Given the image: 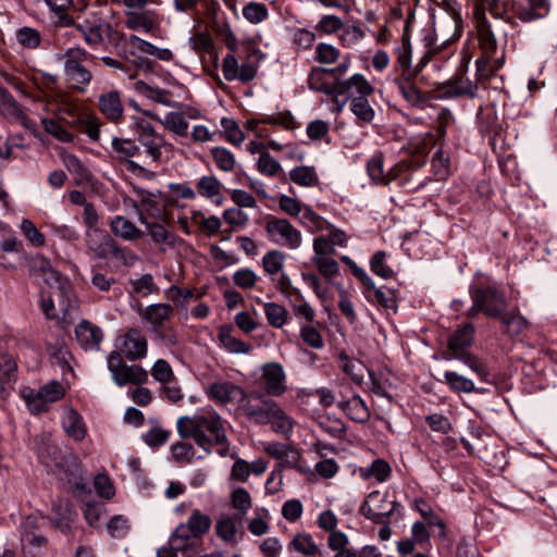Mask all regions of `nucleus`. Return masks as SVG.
I'll return each instance as SVG.
<instances>
[{
    "mask_svg": "<svg viewBox=\"0 0 557 557\" xmlns=\"http://www.w3.org/2000/svg\"><path fill=\"white\" fill-rule=\"evenodd\" d=\"M285 253L280 250H270L262 258V267L265 273L274 275L282 271L285 262Z\"/></svg>",
    "mask_w": 557,
    "mask_h": 557,
    "instance_id": "e2e57ef3",
    "label": "nucleus"
},
{
    "mask_svg": "<svg viewBox=\"0 0 557 557\" xmlns=\"http://www.w3.org/2000/svg\"><path fill=\"white\" fill-rule=\"evenodd\" d=\"M112 148L119 156L121 162L128 160L139 153V146L129 139L113 138Z\"/></svg>",
    "mask_w": 557,
    "mask_h": 557,
    "instance_id": "69168bd1",
    "label": "nucleus"
},
{
    "mask_svg": "<svg viewBox=\"0 0 557 557\" xmlns=\"http://www.w3.org/2000/svg\"><path fill=\"white\" fill-rule=\"evenodd\" d=\"M197 190L198 193L209 199H214L215 197H221V182L213 175L202 176L197 182Z\"/></svg>",
    "mask_w": 557,
    "mask_h": 557,
    "instance_id": "3c124183",
    "label": "nucleus"
},
{
    "mask_svg": "<svg viewBox=\"0 0 557 557\" xmlns=\"http://www.w3.org/2000/svg\"><path fill=\"white\" fill-rule=\"evenodd\" d=\"M475 2L476 8L474 10V20L480 48L488 58H492L497 50V39L492 29V25L486 17V12H488L494 18L512 23V17L508 15V1L499 0L500 11L497 12V14L493 13L483 0H475Z\"/></svg>",
    "mask_w": 557,
    "mask_h": 557,
    "instance_id": "20e7f679",
    "label": "nucleus"
},
{
    "mask_svg": "<svg viewBox=\"0 0 557 557\" xmlns=\"http://www.w3.org/2000/svg\"><path fill=\"white\" fill-rule=\"evenodd\" d=\"M139 222L146 227L148 235L154 244L175 245L176 236L169 232L162 223L150 222L143 212H139Z\"/></svg>",
    "mask_w": 557,
    "mask_h": 557,
    "instance_id": "c756f323",
    "label": "nucleus"
},
{
    "mask_svg": "<svg viewBox=\"0 0 557 557\" xmlns=\"http://www.w3.org/2000/svg\"><path fill=\"white\" fill-rule=\"evenodd\" d=\"M264 313L269 324L276 329H281L287 321V310L276 302L264 304Z\"/></svg>",
    "mask_w": 557,
    "mask_h": 557,
    "instance_id": "13d9d810",
    "label": "nucleus"
},
{
    "mask_svg": "<svg viewBox=\"0 0 557 557\" xmlns=\"http://www.w3.org/2000/svg\"><path fill=\"white\" fill-rule=\"evenodd\" d=\"M347 90L342 95L344 97L338 110L350 100V110L356 115L358 121L363 123H371L374 119L375 112L371 107L368 97L374 91V88L361 74H354L347 78Z\"/></svg>",
    "mask_w": 557,
    "mask_h": 557,
    "instance_id": "7ed1b4c3",
    "label": "nucleus"
},
{
    "mask_svg": "<svg viewBox=\"0 0 557 557\" xmlns=\"http://www.w3.org/2000/svg\"><path fill=\"white\" fill-rule=\"evenodd\" d=\"M216 535L227 543H235L237 540V524L233 517L222 516L215 524Z\"/></svg>",
    "mask_w": 557,
    "mask_h": 557,
    "instance_id": "49530a36",
    "label": "nucleus"
},
{
    "mask_svg": "<svg viewBox=\"0 0 557 557\" xmlns=\"http://www.w3.org/2000/svg\"><path fill=\"white\" fill-rule=\"evenodd\" d=\"M549 0H515L508 2V13L511 12L523 23L544 18L549 14Z\"/></svg>",
    "mask_w": 557,
    "mask_h": 557,
    "instance_id": "2eb2a0df",
    "label": "nucleus"
},
{
    "mask_svg": "<svg viewBox=\"0 0 557 557\" xmlns=\"http://www.w3.org/2000/svg\"><path fill=\"white\" fill-rule=\"evenodd\" d=\"M289 177L299 186L310 187L319 183V177L313 166H296L289 172Z\"/></svg>",
    "mask_w": 557,
    "mask_h": 557,
    "instance_id": "79ce46f5",
    "label": "nucleus"
},
{
    "mask_svg": "<svg viewBox=\"0 0 557 557\" xmlns=\"http://www.w3.org/2000/svg\"><path fill=\"white\" fill-rule=\"evenodd\" d=\"M110 227L115 236L128 242L137 240L144 236V232L123 215L114 216L110 222Z\"/></svg>",
    "mask_w": 557,
    "mask_h": 557,
    "instance_id": "7c9ffc66",
    "label": "nucleus"
},
{
    "mask_svg": "<svg viewBox=\"0 0 557 557\" xmlns=\"http://www.w3.org/2000/svg\"><path fill=\"white\" fill-rule=\"evenodd\" d=\"M30 274L36 280H41L53 292L60 310L65 314L70 309L71 284L44 256H36L29 262Z\"/></svg>",
    "mask_w": 557,
    "mask_h": 557,
    "instance_id": "f03ea898",
    "label": "nucleus"
},
{
    "mask_svg": "<svg viewBox=\"0 0 557 557\" xmlns=\"http://www.w3.org/2000/svg\"><path fill=\"white\" fill-rule=\"evenodd\" d=\"M269 424H271V429L275 433L288 436L294 430L295 420L289 417L278 404H276Z\"/></svg>",
    "mask_w": 557,
    "mask_h": 557,
    "instance_id": "c9c22d12",
    "label": "nucleus"
},
{
    "mask_svg": "<svg viewBox=\"0 0 557 557\" xmlns=\"http://www.w3.org/2000/svg\"><path fill=\"white\" fill-rule=\"evenodd\" d=\"M270 518L269 510L267 508H257L255 510V517L248 523V530L255 536H261L269 532L268 519Z\"/></svg>",
    "mask_w": 557,
    "mask_h": 557,
    "instance_id": "4d7b16f0",
    "label": "nucleus"
},
{
    "mask_svg": "<svg viewBox=\"0 0 557 557\" xmlns=\"http://www.w3.org/2000/svg\"><path fill=\"white\" fill-rule=\"evenodd\" d=\"M264 228L269 240L277 246L297 249L301 245L300 231L286 219L271 218Z\"/></svg>",
    "mask_w": 557,
    "mask_h": 557,
    "instance_id": "9b49d317",
    "label": "nucleus"
},
{
    "mask_svg": "<svg viewBox=\"0 0 557 557\" xmlns=\"http://www.w3.org/2000/svg\"><path fill=\"white\" fill-rule=\"evenodd\" d=\"M129 186L133 194L129 200L138 214L143 212L147 218L150 216L160 221L165 220L164 208L161 205V190H148L135 183H129Z\"/></svg>",
    "mask_w": 557,
    "mask_h": 557,
    "instance_id": "1a4fd4ad",
    "label": "nucleus"
},
{
    "mask_svg": "<svg viewBox=\"0 0 557 557\" xmlns=\"http://www.w3.org/2000/svg\"><path fill=\"white\" fill-rule=\"evenodd\" d=\"M226 421L210 407L193 416L178 418L176 426L182 438H194L196 444L207 453L212 446H224L219 453L224 456L227 450Z\"/></svg>",
    "mask_w": 557,
    "mask_h": 557,
    "instance_id": "f257e3e1",
    "label": "nucleus"
},
{
    "mask_svg": "<svg viewBox=\"0 0 557 557\" xmlns=\"http://www.w3.org/2000/svg\"><path fill=\"white\" fill-rule=\"evenodd\" d=\"M107 367L111 373L112 381L117 386L126 384L140 385L147 382L148 372L140 366H128L123 360L121 352L113 350L107 358Z\"/></svg>",
    "mask_w": 557,
    "mask_h": 557,
    "instance_id": "6e6552de",
    "label": "nucleus"
},
{
    "mask_svg": "<svg viewBox=\"0 0 557 557\" xmlns=\"http://www.w3.org/2000/svg\"><path fill=\"white\" fill-rule=\"evenodd\" d=\"M166 129L178 136H186L188 131V122L180 112H169L163 120H159Z\"/></svg>",
    "mask_w": 557,
    "mask_h": 557,
    "instance_id": "864d4df0",
    "label": "nucleus"
},
{
    "mask_svg": "<svg viewBox=\"0 0 557 557\" xmlns=\"http://www.w3.org/2000/svg\"><path fill=\"white\" fill-rule=\"evenodd\" d=\"M261 380L263 382L264 395L280 397L287 391L286 373L278 362H268L262 366Z\"/></svg>",
    "mask_w": 557,
    "mask_h": 557,
    "instance_id": "dca6fc26",
    "label": "nucleus"
},
{
    "mask_svg": "<svg viewBox=\"0 0 557 557\" xmlns=\"http://www.w3.org/2000/svg\"><path fill=\"white\" fill-rule=\"evenodd\" d=\"M397 63L401 70V75H408L409 72H412L411 45L407 29L404 30L401 45L397 48Z\"/></svg>",
    "mask_w": 557,
    "mask_h": 557,
    "instance_id": "a18cd8bd",
    "label": "nucleus"
},
{
    "mask_svg": "<svg viewBox=\"0 0 557 557\" xmlns=\"http://www.w3.org/2000/svg\"><path fill=\"white\" fill-rule=\"evenodd\" d=\"M16 377L17 364L13 356L0 354V393L3 398L10 395Z\"/></svg>",
    "mask_w": 557,
    "mask_h": 557,
    "instance_id": "b1692460",
    "label": "nucleus"
},
{
    "mask_svg": "<svg viewBox=\"0 0 557 557\" xmlns=\"http://www.w3.org/2000/svg\"><path fill=\"white\" fill-rule=\"evenodd\" d=\"M221 126L223 127L227 141L234 146H239L244 141L245 135L234 119L222 117Z\"/></svg>",
    "mask_w": 557,
    "mask_h": 557,
    "instance_id": "338daca9",
    "label": "nucleus"
},
{
    "mask_svg": "<svg viewBox=\"0 0 557 557\" xmlns=\"http://www.w3.org/2000/svg\"><path fill=\"white\" fill-rule=\"evenodd\" d=\"M44 129L62 143L73 141V135L65 129L59 122L50 117H41L40 120Z\"/></svg>",
    "mask_w": 557,
    "mask_h": 557,
    "instance_id": "0e129e2a",
    "label": "nucleus"
},
{
    "mask_svg": "<svg viewBox=\"0 0 557 557\" xmlns=\"http://www.w3.org/2000/svg\"><path fill=\"white\" fill-rule=\"evenodd\" d=\"M100 112L111 122L117 123L123 119L124 108L121 94L117 90L102 92L98 99Z\"/></svg>",
    "mask_w": 557,
    "mask_h": 557,
    "instance_id": "5701e85b",
    "label": "nucleus"
},
{
    "mask_svg": "<svg viewBox=\"0 0 557 557\" xmlns=\"http://www.w3.org/2000/svg\"><path fill=\"white\" fill-rule=\"evenodd\" d=\"M63 428L66 434L75 441H82L86 435L83 418L75 410L66 412L63 419Z\"/></svg>",
    "mask_w": 557,
    "mask_h": 557,
    "instance_id": "e433bc0d",
    "label": "nucleus"
},
{
    "mask_svg": "<svg viewBox=\"0 0 557 557\" xmlns=\"http://www.w3.org/2000/svg\"><path fill=\"white\" fill-rule=\"evenodd\" d=\"M366 297L369 301L380 306L384 309L395 310L397 307V300L395 292L386 287H376L375 285L367 293Z\"/></svg>",
    "mask_w": 557,
    "mask_h": 557,
    "instance_id": "f704fd0d",
    "label": "nucleus"
},
{
    "mask_svg": "<svg viewBox=\"0 0 557 557\" xmlns=\"http://www.w3.org/2000/svg\"><path fill=\"white\" fill-rule=\"evenodd\" d=\"M414 77L416 75L409 72L408 75H401L395 82L399 92L408 103L422 108L426 102V97L413 83Z\"/></svg>",
    "mask_w": 557,
    "mask_h": 557,
    "instance_id": "393cba45",
    "label": "nucleus"
},
{
    "mask_svg": "<svg viewBox=\"0 0 557 557\" xmlns=\"http://www.w3.org/2000/svg\"><path fill=\"white\" fill-rule=\"evenodd\" d=\"M61 159L67 171L81 182L89 181L90 172L82 160L73 153L62 152Z\"/></svg>",
    "mask_w": 557,
    "mask_h": 557,
    "instance_id": "a19ab883",
    "label": "nucleus"
},
{
    "mask_svg": "<svg viewBox=\"0 0 557 557\" xmlns=\"http://www.w3.org/2000/svg\"><path fill=\"white\" fill-rule=\"evenodd\" d=\"M0 112L10 119L24 117V113L12 95L0 86Z\"/></svg>",
    "mask_w": 557,
    "mask_h": 557,
    "instance_id": "de8ad7c7",
    "label": "nucleus"
},
{
    "mask_svg": "<svg viewBox=\"0 0 557 557\" xmlns=\"http://www.w3.org/2000/svg\"><path fill=\"white\" fill-rule=\"evenodd\" d=\"M260 53L258 49H252L239 64L237 57L233 53H227L222 62V72L226 81H239L248 83L255 79L258 72V62L252 61V55Z\"/></svg>",
    "mask_w": 557,
    "mask_h": 557,
    "instance_id": "9d476101",
    "label": "nucleus"
},
{
    "mask_svg": "<svg viewBox=\"0 0 557 557\" xmlns=\"http://www.w3.org/2000/svg\"><path fill=\"white\" fill-rule=\"evenodd\" d=\"M367 170L370 177L376 183L388 184L396 175L385 173L383 170V156L381 152L374 153L367 163Z\"/></svg>",
    "mask_w": 557,
    "mask_h": 557,
    "instance_id": "4c0bfd02",
    "label": "nucleus"
},
{
    "mask_svg": "<svg viewBox=\"0 0 557 557\" xmlns=\"http://www.w3.org/2000/svg\"><path fill=\"white\" fill-rule=\"evenodd\" d=\"M135 89L147 98L154 100L165 107H172L174 103L169 99V91L161 88H153L145 82H137Z\"/></svg>",
    "mask_w": 557,
    "mask_h": 557,
    "instance_id": "8fccbe9b",
    "label": "nucleus"
},
{
    "mask_svg": "<svg viewBox=\"0 0 557 557\" xmlns=\"http://www.w3.org/2000/svg\"><path fill=\"white\" fill-rule=\"evenodd\" d=\"M64 388L63 386L52 381L42 387L39 388L37 392V398L44 403H54L59 399H61L64 396Z\"/></svg>",
    "mask_w": 557,
    "mask_h": 557,
    "instance_id": "774afa93",
    "label": "nucleus"
},
{
    "mask_svg": "<svg viewBox=\"0 0 557 557\" xmlns=\"http://www.w3.org/2000/svg\"><path fill=\"white\" fill-rule=\"evenodd\" d=\"M245 394L242 387L231 382H214L208 388L209 398L219 405H226L235 400L240 405Z\"/></svg>",
    "mask_w": 557,
    "mask_h": 557,
    "instance_id": "6ab92c4d",
    "label": "nucleus"
},
{
    "mask_svg": "<svg viewBox=\"0 0 557 557\" xmlns=\"http://www.w3.org/2000/svg\"><path fill=\"white\" fill-rule=\"evenodd\" d=\"M123 351L129 361H136L147 356L148 343L138 329H129L123 335Z\"/></svg>",
    "mask_w": 557,
    "mask_h": 557,
    "instance_id": "aec40b11",
    "label": "nucleus"
},
{
    "mask_svg": "<svg viewBox=\"0 0 557 557\" xmlns=\"http://www.w3.org/2000/svg\"><path fill=\"white\" fill-rule=\"evenodd\" d=\"M498 319L500 320L503 333L511 337L520 335L528 326L527 320L513 311L507 312L505 310Z\"/></svg>",
    "mask_w": 557,
    "mask_h": 557,
    "instance_id": "473e14b6",
    "label": "nucleus"
},
{
    "mask_svg": "<svg viewBox=\"0 0 557 557\" xmlns=\"http://www.w3.org/2000/svg\"><path fill=\"white\" fill-rule=\"evenodd\" d=\"M337 406L355 422L364 423L370 419V410L359 395H354L347 400L338 401Z\"/></svg>",
    "mask_w": 557,
    "mask_h": 557,
    "instance_id": "bb28decb",
    "label": "nucleus"
},
{
    "mask_svg": "<svg viewBox=\"0 0 557 557\" xmlns=\"http://www.w3.org/2000/svg\"><path fill=\"white\" fill-rule=\"evenodd\" d=\"M75 29L88 47L97 48L104 42L106 32L111 29V25L98 13L92 12L78 20Z\"/></svg>",
    "mask_w": 557,
    "mask_h": 557,
    "instance_id": "f8f14e48",
    "label": "nucleus"
},
{
    "mask_svg": "<svg viewBox=\"0 0 557 557\" xmlns=\"http://www.w3.org/2000/svg\"><path fill=\"white\" fill-rule=\"evenodd\" d=\"M398 504L395 500H388L386 494L373 492L360 506L359 512L373 523H385L395 511Z\"/></svg>",
    "mask_w": 557,
    "mask_h": 557,
    "instance_id": "ddd939ff",
    "label": "nucleus"
},
{
    "mask_svg": "<svg viewBox=\"0 0 557 557\" xmlns=\"http://www.w3.org/2000/svg\"><path fill=\"white\" fill-rule=\"evenodd\" d=\"M211 156L216 166L223 172H232L236 165L235 156L224 147H214L211 149Z\"/></svg>",
    "mask_w": 557,
    "mask_h": 557,
    "instance_id": "bf43d9fd",
    "label": "nucleus"
},
{
    "mask_svg": "<svg viewBox=\"0 0 557 557\" xmlns=\"http://www.w3.org/2000/svg\"><path fill=\"white\" fill-rule=\"evenodd\" d=\"M445 382L456 393H472L475 391L474 383L455 371H446Z\"/></svg>",
    "mask_w": 557,
    "mask_h": 557,
    "instance_id": "5fc2aeb1",
    "label": "nucleus"
},
{
    "mask_svg": "<svg viewBox=\"0 0 557 557\" xmlns=\"http://www.w3.org/2000/svg\"><path fill=\"white\" fill-rule=\"evenodd\" d=\"M185 524L188 527L191 535H196L201 540L202 536L210 531L212 520L209 515L202 512L198 508H195L191 510Z\"/></svg>",
    "mask_w": 557,
    "mask_h": 557,
    "instance_id": "2f4dec72",
    "label": "nucleus"
},
{
    "mask_svg": "<svg viewBox=\"0 0 557 557\" xmlns=\"http://www.w3.org/2000/svg\"><path fill=\"white\" fill-rule=\"evenodd\" d=\"M198 541L199 539L196 535H191L185 523H180L170 537V546L172 550L188 554L196 550Z\"/></svg>",
    "mask_w": 557,
    "mask_h": 557,
    "instance_id": "a878e982",
    "label": "nucleus"
},
{
    "mask_svg": "<svg viewBox=\"0 0 557 557\" xmlns=\"http://www.w3.org/2000/svg\"><path fill=\"white\" fill-rule=\"evenodd\" d=\"M125 26L132 30H144L149 33L154 27L153 20L148 12L127 11Z\"/></svg>",
    "mask_w": 557,
    "mask_h": 557,
    "instance_id": "58836bf2",
    "label": "nucleus"
},
{
    "mask_svg": "<svg viewBox=\"0 0 557 557\" xmlns=\"http://www.w3.org/2000/svg\"><path fill=\"white\" fill-rule=\"evenodd\" d=\"M360 475L363 479L374 478L382 483L391 475V467L384 459H375L369 467L360 468Z\"/></svg>",
    "mask_w": 557,
    "mask_h": 557,
    "instance_id": "ea45409f",
    "label": "nucleus"
},
{
    "mask_svg": "<svg viewBox=\"0 0 557 557\" xmlns=\"http://www.w3.org/2000/svg\"><path fill=\"white\" fill-rule=\"evenodd\" d=\"M264 453L287 467L296 466L300 459V454L297 449L278 442L268 443L264 446Z\"/></svg>",
    "mask_w": 557,
    "mask_h": 557,
    "instance_id": "c85d7f7f",
    "label": "nucleus"
},
{
    "mask_svg": "<svg viewBox=\"0 0 557 557\" xmlns=\"http://www.w3.org/2000/svg\"><path fill=\"white\" fill-rule=\"evenodd\" d=\"M219 341L223 348L231 354H249L251 351V345L235 338L231 334V327L221 326L219 330Z\"/></svg>",
    "mask_w": 557,
    "mask_h": 557,
    "instance_id": "72a5a7b5",
    "label": "nucleus"
},
{
    "mask_svg": "<svg viewBox=\"0 0 557 557\" xmlns=\"http://www.w3.org/2000/svg\"><path fill=\"white\" fill-rule=\"evenodd\" d=\"M341 367L342 370L350 376V379L357 383L361 384L363 381V370L364 366L359 360L350 359L346 354L342 352L339 355Z\"/></svg>",
    "mask_w": 557,
    "mask_h": 557,
    "instance_id": "6e6d98bb",
    "label": "nucleus"
},
{
    "mask_svg": "<svg viewBox=\"0 0 557 557\" xmlns=\"http://www.w3.org/2000/svg\"><path fill=\"white\" fill-rule=\"evenodd\" d=\"M471 299L476 300L482 312L488 318H498L507 308L505 295L495 287L486 286L471 290Z\"/></svg>",
    "mask_w": 557,
    "mask_h": 557,
    "instance_id": "4468645a",
    "label": "nucleus"
},
{
    "mask_svg": "<svg viewBox=\"0 0 557 557\" xmlns=\"http://www.w3.org/2000/svg\"><path fill=\"white\" fill-rule=\"evenodd\" d=\"M289 546L308 557H313L320 553V549L314 543L312 536L307 533H297L289 543Z\"/></svg>",
    "mask_w": 557,
    "mask_h": 557,
    "instance_id": "c03bdc74",
    "label": "nucleus"
},
{
    "mask_svg": "<svg viewBox=\"0 0 557 557\" xmlns=\"http://www.w3.org/2000/svg\"><path fill=\"white\" fill-rule=\"evenodd\" d=\"M191 48L197 53H206L210 57V59L213 60L214 65L216 66L218 62V53L215 50V46L213 44L212 38L207 33H198L196 36L191 39Z\"/></svg>",
    "mask_w": 557,
    "mask_h": 557,
    "instance_id": "09e8293b",
    "label": "nucleus"
},
{
    "mask_svg": "<svg viewBox=\"0 0 557 557\" xmlns=\"http://www.w3.org/2000/svg\"><path fill=\"white\" fill-rule=\"evenodd\" d=\"M174 313V308L164 302L149 305L138 310L139 317L151 326L152 333L165 327V323Z\"/></svg>",
    "mask_w": 557,
    "mask_h": 557,
    "instance_id": "a211bd4d",
    "label": "nucleus"
},
{
    "mask_svg": "<svg viewBox=\"0 0 557 557\" xmlns=\"http://www.w3.org/2000/svg\"><path fill=\"white\" fill-rule=\"evenodd\" d=\"M89 53L81 47L70 48L64 52V79L69 87L78 91H85L92 81V73L84 65Z\"/></svg>",
    "mask_w": 557,
    "mask_h": 557,
    "instance_id": "39448f33",
    "label": "nucleus"
},
{
    "mask_svg": "<svg viewBox=\"0 0 557 557\" xmlns=\"http://www.w3.org/2000/svg\"><path fill=\"white\" fill-rule=\"evenodd\" d=\"M75 336L83 349L99 350L100 343L103 339V332L98 325L92 324L88 320H83L75 327Z\"/></svg>",
    "mask_w": 557,
    "mask_h": 557,
    "instance_id": "412c9836",
    "label": "nucleus"
},
{
    "mask_svg": "<svg viewBox=\"0 0 557 557\" xmlns=\"http://www.w3.org/2000/svg\"><path fill=\"white\" fill-rule=\"evenodd\" d=\"M478 85L468 77H459L449 81L443 87V95L446 98L468 97L473 99L476 97Z\"/></svg>",
    "mask_w": 557,
    "mask_h": 557,
    "instance_id": "cd10ccee",
    "label": "nucleus"
},
{
    "mask_svg": "<svg viewBox=\"0 0 557 557\" xmlns=\"http://www.w3.org/2000/svg\"><path fill=\"white\" fill-rule=\"evenodd\" d=\"M474 326L472 323H466L461 329L457 330L449 337L448 350L450 357H447V359L455 358L461 360L479 376L485 379L487 371L484 364L475 356L466 350L472 344Z\"/></svg>",
    "mask_w": 557,
    "mask_h": 557,
    "instance_id": "423d86ee",
    "label": "nucleus"
},
{
    "mask_svg": "<svg viewBox=\"0 0 557 557\" xmlns=\"http://www.w3.org/2000/svg\"><path fill=\"white\" fill-rule=\"evenodd\" d=\"M87 249L95 258L108 259L114 238L107 231L98 228L85 232Z\"/></svg>",
    "mask_w": 557,
    "mask_h": 557,
    "instance_id": "4be33fe9",
    "label": "nucleus"
},
{
    "mask_svg": "<svg viewBox=\"0 0 557 557\" xmlns=\"http://www.w3.org/2000/svg\"><path fill=\"white\" fill-rule=\"evenodd\" d=\"M276 401L272 397L264 395L261 392H251L245 394L239 410L242 414L250 422L259 425H267L270 423L272 412L276 407Z\"/></svg>",
    "mask_w": 557,
    "mask_h": 557,
    "instance_id": "0eeeda50",
    "label": "nucleus"
},
{
    "mask_svg": "<svg viewBox=\"0 0 557 557\" xmlns=\"http://www.w3.org/2000/svg\"><path fill=\"white\" fill-rule=\"evenodd\" d=\"M17 44L24 49L34 50L41 44V35L39 30L29 26H23L15 33Z\"/></svg>",
    "mask_w": 557,
    "mask_h": 557,
    "instance_id": "37998d69",
    "label": "nucleus"
},
{
    "mask_svg": "<svg viewBox=\"0 0 557 557\" xmlns=\"http://www.w3.org/2000/svg\"><path fill=\"white\" fill-rule=\"evenodd\" d=\"M137 140L139 145L145 148V151L151 161L158 163L162 156L161 148L164 145V137L162 135L137 137Z\"/></svg>",
    "mask_w": 557,
    "mask_h": 557,
    "instance_id": "603ef678",
    "label": "nucleus"
},
{
    "mask_svg": "<svg viewBox=\"0 0 557 557\" xmlns=\"http://www.w3.org/2000/svg\"><path fill=\"white\" fill-rule=\"evenodd\" d=\"M243 16L251 24H259L268 18L269 10L264 3L250 1L243 8Z\"/></svg>",
    "mask_w": 557,
    "mask_h": 557,
    "instance_id": "680f3d73",
    "label": "nucleus"
},
{
    "mask_svg": "<svg viewBox=\"0 0 557 557\" xmlns=\"http://www.w3.org/2000/svg\"><path fill=\"white\" fill-rule=\"evenodd\" d=\"M57 467L64 473L69 483L77 487L79 486L77 480L79 479L81 469L74 456H63L61 461L57 463Z\"/></svg>",
    "mask_w": 557,
    "mask_h": 557,
    "instance_id": "052dcab7",
    "label": "nucleus"
},
{
    "mask_svg": "<svg viewBox=\"0 0 557 557\" xmlns=\"http://www.w3.org/2000/svg\"><path fill=\"white\" fill-rule=\"evenodd\" d=\"M326 76H329V72L326 69L314 67L308 76V86L310 89L314 91H320L333 96L335 98V101L338 102V98L341 97V95H344V92L348 88L347 81L330 83L326 81Z\"/></svg>",
    "mask_w": 557,
    "mask_h": 557,
    "instance_id": "f3484780",
    "label": "nucleus"
}]
</instances>
